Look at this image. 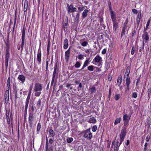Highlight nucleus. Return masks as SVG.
<instances>
[{
	"label": "nucleus",
	"mask_w": 151,
	"mask_h": 151,
	"mask_svg": "<svg viewBox=\"0 0 151 151\" xmlns=\"http://www.w3.org/2000/svg\"><path fill=\"white\" fill-rule=\"evenodd\" d=\"M88 70L91 71H93V66L90 65L88 67Z\"/></svg>",
	"instance_id": "42"
},
{
	"label": "nucleus",
	"mask_w": 151,
	"mask_h": 151,
	"mask_svg": "<svg viewBox=\"0 0 151 151\" xmlns=\"http://www.w3.org/2000/svg\"><path fill=\"white\" fill-rule=\"evenodd\" d=\"M148 144L147 143H146L145 145V147L144 149V150L145 151L147 149V146Z\"/></svg>",
	"instance_id": "57"
},
{
	"label": "nucleus",
	"mask_w": 151,
	"mask_h": 151,
	"mask_svg": "<svg viewBox=\"0 0 151 151\" xmlns=\"http://www.w3.org/2000/svg\"><path fill=\"white\" fill-rule=\"evenodd\" d=\"M135 47H134V46H133L132 47V49L131 50V54L132 55H133L134 54V53L135 52Z\"/></svg>",
	"instance_id": "38"
},
{
	"label": "nucleus",
	"mask_w": 151,
	"mask_h": 151,
	"mask_svg": "<svg viewBox=\"0 0 151 151\" xmlns=\"http://www.w3.org/2000/svg\"><path fill=\"white\" fill-rule=\"evenodd\" d=\"M68 41L67 39H65L64 41V47L63 48L64 49H67L68 46Z\"/></svg>",
	"instance_id": "15"
},
{
	"label": "nucleus",
	"mask_w": 151,
	"mask_h": 151,
	"mask_svg": "<svg viewBox=\"0 0 151 151\" xmlns=\"http://www.w3.org/2000/svg\"><path fill=\"white\" fill-rule=\"evenodd\" d=\"M127 27H126V24H125V22L124 23V25L123 27V28H122V32L121 33V38L123 36L125 35V29H126V28Z\"/></svg>",
	"instance_id": "14"
},
{
	"label": "nucleus",
	"mask_w": 151,
	"mask_h": 151,
	"mask_svg": "<svg viewBox=\"0 0 151 151\" xmlns=\"http://www.w3.org/2000/svg\"><path fill=\"white\" fill-rule=\"evenodd\" d=\"M73 140V139L72 137L69 138L67 139V142L69 143L71 142Z\"/></svg>",
	"instance_id": "39"
},
{
	"label": "nucleus",
	"mask_w": 151,
	"mask_h": 151,
	"mask_svg": "<svg viewBox=\"0 0 151 151\" xmlns=\"http://www.w3.org/2000/svg\"><path fill=\"white\" fill-rule=\"evenodd\" d=\"M29 121L30 124H32V122L34 120L33 113H30L29 116Z\"/></svg>",
	"instance_id": "8"
},
{
	"label": "nucleus",
	"mask_w": 151,
	"mask_h": 151,
	"mask_svg": "<svg viewBox=\"0 0 151 151\" xmlns=\"http://www.w3.org/2000/svg\"><path fill=\"white\" fill-rule=\"evenodd\" d=\"M150 21V19H149L148 20V21L147 22L146 26V28H145L144 29V31H146L147 30V29L148 28V26L149 25Z\"/></svg>",
	"instance_id": "32"
},
{
	"label": "nucleus",
	"mask_w": 151,
	"mask_h": 151,
	"mask_svg": "<svg viewBox=\"0 0 151 151\" xmlns=\"http://www.w3.org/2000/svg\"><path fill=\"white\" fill-rule=\"evenodd\" d=\"M55 79V78H52V82H51V85H52L53 84V83H54V81Z\"/></svg>",
	"instance_id": "63"
},
{
	"label": "nucleus",
	"mask_w": 151,
	"mask_h": 151,
	"mask_svg": "<svg viewBox=\"0 0 151 151\" xmlns=\"http://www.w3.org/2000/svg\"><path fill=\"white\" fill-rule=\"evenodd\" d=\"M142 37H143L144 39L146 41H148L149 40V36L147 32H145L143 35H142Z\"/></svg>",
	"instance_id": "16"
},
{
	"label": "nucleus",
	"mask_w": 151,
	"mask_h": 151,
	"mask_svg": "<svg viewBox=\"0 0 151 151\" xmlns=\"http://www.w3.org/2000/svg\"><path fill=\"white\" fill-rule=\"evenodd\" d=\"M89 92L91 93L95 92L96 91V89L94 86H93L92 88H90L89 89Z\"/></svg>",
	"instance_id": "27"
},
{
	"label": "nucleus",
	"mask_w": 151,
	"mask_h": 151,
	"mask_svg": "<svg viewBox=\"0 0 151 151\" xmlns=\"http://www.w3.org/2000/svg\"><path fill=\"white\" fill-rule=\"evenodd\" d=\"M42 90V85L41 84L39 83H36L35 84L34 91L36 92L35 93V96H39L41 93L40 91Z\"/></svg>",
	"instance_id": "1"
},
{
	"label": "nucleus",
	"mask_w": 151,
	"mask_h": 151,
	"mask_svg": "<svg viewBox=\"0 0 151 151\" xmlns=\"http://www.w3.org/2000/svg\"><path fill=\"white\" fill-rule=\"evenodd\" d=\"M49 133L50 136V137H53L55 135V133L53 130L52 129H51L49 130Z\"/></svg>",
	"instance_id": "24"
},
{
	"label": "nucleus",
	"mask_w": 151,
	"mask_h": 151,
	"mask_svg": "<svg viewBox=\"0 0 151 151\" xmlns=\"http://www.w3.org/2000/svg\"><path fill=\"white\" fill-rule=\"evenodd\" d=\"M126 128L122 129L121 132L120 137V144H121L124 138L126 135Z\"/></svg>",
	"instance_id": "3"
},
{
	"label": "nucleus",
	"mask_w": 151,
	"mask_h": 151,
	"mask_svg": "<svg viewBox=\"0 0 151 151\" xmlns=\"http://www.w3.org/2000/svg\"><path fill=\"white\" fill-rule=\"evenodd\" d=\"M141 17V14L139 15V14L137 15V17L136 19V22L138 24V26L139 25V24Z\"/></svg>",
	"instance_id": "23"
},
{
	"label": "nucleus",
	"mask_w": 151,
	"mask_h": 151,
	"mask_svg": "<svg viewBox=\"0 0 151 151\" xmlns=\"http://www.w3.org/2000/svg\"><path fill=\"white\" fill-rule=\"evenodd\" d=\"M29 101L26 100V103L25 105V109L27 110V108L28 104L29 103Z\"/></svg>",
	"instance_id": "47"
},
{
	"label": "nucleus",
	"mask_w": 151,
	"mask_h": 151,
	"mask_svg": "<svg viewBox=\"0 0 151 151\" xmlns=\"http://www.w3.org/2000/svg\"><path fill=\"white\" fill-rule=\"evenodd\" d=\"M6 119H7V120L8 123L9 124L10 123V121L9 114H8V115H7V114H6Z\"/></svg>",
	"instance_id": "49"
},
{
	"label": "nucleus",
	"mask_w": 151,
	"mask_h": 151,
	"mask_svg": "<svg viewBox=\"0 0 151 151\" xmlns=\"http://www.w3.org/2000/svg\"><path fill=\"white\" fill-rule=\"evenodd\" d=\"M116 143V145H114V150H115V148H117V147L118 146H119L121 144H119V145H118V144L119 143V141H118V140H117V141Z\"/></svg>",
	"instance_id": "50"
},
{
	"label": "nucleus",
	"mask_w": 151,
	"mask_h": 151,
	"mask_svg": "<svg viewBox=\"0 0 151 151\" xmlns=\"http://www.w3.org/2000/svg\"><path fill=\"white\" fill-rule=\"evenodd\" d=\"M111 143V141H109V140H108L107 142V147L108 148H109L110 147V145Z\"/></svg>",
	"instance_id": "46"
},
{
	"label": "nucleus",
	"mask_w": 151,
	"mask_h": 151,
	"mask_svg": "<svg viewBox=\"0 0 151 151\" xmlns=\"http://www.w3.org/2000/svg\"><path fill=\"white\" fill-rule=\"evenodd\" d=\"M85 9V6H82L81 7H78V9L80 12L83 11Z\"/></svg>",
	"instance_id": "35"
},
{
	"label": "nucleus",
	"mask_w": 151,
	"mask_h": 151,
	"mask_svg": "<svg viewBox=\"0 0 151 151\" xmlns=\"http://www.w3.org/2000/svg\"><path fill=\"white\" fill-rule=\"evenodd\" d=\"M5 44H6V46L7 47H9V36H8L7 37V41L5 42Z\"/></svg>",
	"instance_id": "36"
},
{
	"label": "nucleus",
	"mask_w": 151,
	"mask_h": 151,
	"mask_svg": "<svg viewBox=\"0 0 151 151\" xmlns=\"http://www.w3.org/2000/svg\"><path fill=\"white\" fill-rule=\"evenodd\" d=\"M122 82V77L119 76L117 79V83L119 84V86Z\"/></svg>",
	"instance_id": "30"
},
{
	"label": "nucleus",
	"mask_w": 151,
	"mask_h": 151,
	"mask_svg": "<svg viewBox=\"0 0 151 151\" xmlns=\"http://www.w3.org/2000/svg\"><path fill=\"white\" fill-rule=\"evenodd\" d=\"M10 82V77H9L7 80V86H9Z\"/></svg>",
	"instance_id": "43"
},
{
	"label": "nucleus",
	"mask_w": 151,
	"mask_h": 151,
	"mask_svg": "<svg viewBox=\"0 0 151 151\" xmlns=\"http://www.w3.org/2000/svg\"><path fill=\"white\" fill-rule=\"evenodd\" d=\"M57 66H55L54 70L53 73V76L52 78L57 79L58 75V72H57Z\"/></svg>",
	"instance_id": "12"
},
{
	"label": "nucleus",
	"mask_w": 151,
	"mask_h": 151,
	"mask_svg": "<svg viewBox=\"0 0 151 151\" xmlns=\"http://www.w3.org/2000/svg\"><path fill=\"white\" fill-rule=\"evenodd\" d=\"M120 97V95L119 94H116L114 96V98L116 100L119 99Z\"/></svg>",
	"instance_id": "41"
},
{
	"label": "nucleus",
	"mask_w": 151,
	"mask_h": 151,
	"mask_svg": "<svg viewBox=\"0 0 151 151\" xmlns=\"http://www.w3.org/2000/svg\"><path fill=\"white\" fill-rule=\"evenodd\" d=\"M126 85H129V84L131 83V81H130V78L129 77H127L126 80Z\"/></svg>",
	"instance_id": "33"
},
{
	"label": "nucleus",
	"mask_w": 151,
	"mask_h": 151,
	"mask_svg": "<svg viewBox=\"0 0 151 151\" xmlns=\"http://www.w3.org/2000/svg\"><path fill=\"white\" fill-rule=\"evenodd\" d=\"M106 49H104L102 52V53L103 54H104L106 53Z\"/></svg>",
	"instance_id": "58"
},
{
	"label": "nucleus",
	"mask_w": 151,
	"mask_h": 151,
	"mask_svg": "<svg viewBox=\"0 0 151 151\" xmlns=\"http://www.w3.org/2000/svg\"><path fill=\"white\" fill-rule=\"evenodd\" d=\"M37 58V61L39 63V64L41 63V51L39 49L38 51Z\"/></svg>",
	"instance_id": "11"
},
{
	"label": "nucleus",
	"mask_w": 151,
	"mask_h": 151,
	"mask_svg": "<svg viewBox=\"0 0 151 151\" xmlns=\"http://www.w3.org/2000/svg\"><path fill=\"white\" fill-rule=\"evenodd\" d=\"M83 40H81L80 41V43L81 44V45L83 47L86 46L88 45V42L86 41H84L83 42L82 41Z\"/></svg>",
	"instance_id": "25"
},
{
	"label": "nucleus",
	"mask_w": 151,
	"mask_h": 151,
	"mask_svg": "<svg viewBox=\"0 0 151 151\" xmlns=\"http://www.w3.org/2000/svg\"><path fill=\"white\" fill-rule=\"evenodd\" d=\"M113 28L115 29V31H116L118 27L117 23L116 20L113 21Z\"/></svg>",
	"instance_id": "22"
},
{
	"label": "nucleus",
	"mask_w": 151,
	"mask_h": 151,
	"mask_svg": "<svg viewBox=\"0 0 151 151\" xmlns=\"http://www.w3.org/2000/svg\"><path fill=\"white\" fill-rule=\"evenodd\" d=\"M97 129V127L96 126H94L92 128V130L93 132H95Z\"/></svg>",
	"instance_id": "48"
},
{
	"label": "nucleus",
	"mask_w": 151,
	"mask_h": 151,
	"mask_svg": "<svg viewBox=\"0 0 151 151\" xmlns=\"http://www.w3.org/2000/svg\"><path fill=\"white\" fill-rule=\"evenodd\" d=\"M25 39V35H22V43L21 44V51H22L23 50L24 41Z\"/></svg>",
	"instance_id": "20"
},
{
	"label": "nucleus",
	"mask_w": 151,
	"mask_h": 151,
	"mask_svg": "<svg viewBox=\"0 0 151 151\" xmlns=\"http://www.w3.org/2000/svg\"><path fill=\"white\" fill-rule=\"evenodd\" d=\"M28 7V3L27 2H25L24 3V12H26L27 11V9Z\"/></svg>",
	"instance_id": "29"
},
{
	"label": "nucleus",
	"mask_w": 151,
	"mask_h": 151,
	"mask_svg": "<svg viewBox=\"0 0 151 151\" xmlns=\"http://www.w3.org/2000/svg\"><path fill=\"white\" fill-rule=\"evenodd\" d=\"M9 91L6 90L5 93L4 94V100L6 103H7L9 101Z\"/></svg>",
	"instance_id": "7"
},
{
	"label": "nucleus",
	"mask_w": 151,
	"mask_h": 151,
	"mask_svg": "<svg viewBox=\"0 0 151 151\" xmlns=\"http://www.w3.org/2000/svg\"><path fill=\"white\" fill-rule=\"evenodd\" d=\"M94 61L96 63H98L99 64H101L102 61V58L99 55H97L93 59V61Z\"/></svg>",
	"instance_id": "6"
},
{
	"label": "nucleus",
	"mask_w": 151,
	"mask_h": 151,
	"mask_svg": "<svg viewBox=\"0 0 151 151\" xmlns=\"http://www.w3.org/2000/svg\"><path fill=\"white\" fill-rule=\"evenodd\" d=\"M68 25V23L67 22H65L64 24H63V27L64 28V30H65V29H66Z\"/></svg>",
	"instance_id": "44"
},
{
	"label": "nucleus",
	"mask_w": 151,
	"mask_h": 151,
	"mask_svg": "<svg viewBox=\"0 0 151 151\" xmlns=\"http://www.w3.org/2000/svg\"><path fill=\"white\" fill-rule=\"evenodd\" d=\"M121 120V118H118L116 119L115 120L114 122V124L116 125L118 123H119L120 122Z\"/></svg>",
	"instance_id": "28"
},
{
	"label": "nucleus",
	"mask_w": 151,
	"mask_h": 151,
	"mask_svg": "<svg viewBox=\"0 0 151 151\" xmlns=\"http://www.w3.org/2000/svg\"><path fill=\"white\" fill-rule=\"evenodd\" d=\"M88 12L89 11L88 9H85L84 10L82 14V17L83 19H84L87 17Z\"/></svg>",
	"instance_id": "13"
},
{
	"label": "nucleus",
	"mask_w": 151,
	"mask_h": 151,
	"mask_svg": "<svg viewBox=\"0 0 151 151\" xmlns=\"http://www.w3.org/2000/svg\"><path fill=\"white\" fill-rule=\"evenodd\" d=\"M30 96H31V94H28L27 97V98L26 100H28V101H29V100L30 98Z\"/></svg>",
	"instance_id": "59"
},
{
	"label": "nucleus",
	"mask_w": 151,
	"mask_h": 151,
	"mask_svg": "<svg viewBox=\"0 0 151 151\" xmlns=\"http://www.w3.org/2000/svg\"><path fill=\"white\" fill-rule=\"evenodd\" d=\"M83 133H84L83 137L85 138H87L89 139H91L92 138V135L90 132V129H88L85 130Z\"/></svg>",
	"instance_id": "2"
},
{
	"label": "nucleus",
	"mask_w": 151,
	"mask_h": 151,
	"mask_svg": "<svg viewBox=\"0 0 151 151\" xmlns=\"http://www.w3.org/2000/svg\"><path fill=\"white\" fill-rule=\"evenodd\" d=\"M89 122L90 123H95L96 122V120L94 117H92L90 119Z\"/></svg>",
	"instance_id": "26"
},
{
	"label": "nucleus",
	"mask_w": 151,
	"mask_h": 151,
	"mask_svg": "<svg viewBox=\"0 0 151 151\" xmlns=\"http://www.w3.org/2000/svg\"><path fill=\"white\" fill-rule=\"evenodd\" d=\"M67 11L69 14H70V13H73L76 11L77 9L76 7H73V4L69 5L68 4H67Z\"/></svg>",
	"instance_id": "4"
},
{
	"label": "nucleus",
	"mask_w": 151,
	"mask_h": 151,
	"mask_svg": "<svg viewBox=\"0 0 151 151\" xmlns=\"http://www.w3.org/2000/svg\"><path fill=\"white\" fill-rule=\"evenodd\" d=\"M78 58L79 59H82L83 58V56L81 54L80 55H78Z\"/></svg>",
	"instance_id": "53"
},
{
	"label": "nucleus",
	"mask_w": 151,
	"mask_h": 151,
	"mask_svg": "<svg viewBox=\"0 0 151 151\" xmlns=\"http://www.w3.org/2000/svg\"><path fill=\"white\" fill-rule=\"evenodd\" d=\"M81 65V64L80 63V62H77L75 64L74 66L77 68H78Z\"/></svg>",
	"instance_id": "37"
},
{
	"label": "nucleus",
	"mask_w": 151,
	"mask_h": 151,
	"mask_svg": "<svg viewBox=\"0 0 151 151\" xmlns=\"http://www.w3.org/2000/svg\"><path fill=\"white\" fill-rule=\"evenodd\" d=\"M130 72V68L128 67L127 68L125 74H127V77H129V75Z\"/></svg>",
	"instance_id": "31"
},
{
	"label": "nucleus",
	"mask_w": 151,
	"mask_h": 151,
	"mask_svg": "<svg viewBox=\"0 0 151 151\" xmlns=\"http://www.w3.org/2000/svg\"><path fill=\"white\" fill-rule=\"evenodd\" d=\"M130 118V117L128 116L127 114H126L124 115L123 119L124 126H127V125Z\"/></svg>",
	"instance_id": "5"
},
{
	"label": "nucleus",
	"mask_w": 151,
	"mask_h": 151,
	"mask_svg": "<svg viewBox=\"0 0 151 151\" xmlns=\"http://www.w3.org/2000/svg\"><path fill=\"white\" fill-rule=\"evenodd\" d=\"M150 136H149V135H147V137H146V141H147V142H148L150 139Z\"/></svg>",
	"instance_id": "55"
},
{
	"label": "nucleus",
	"mask_w": 151,
	"mask_h": 151,
	"mask_svg": "<svg viewBox=\"0 0 151 151\" xmlns=\"http://www.w3.org/2000/svg\"><path fill=\"white\" fill-rule=\"evenodd\" d=\"M132 11L135 14H137L138 13L137 11L135 9H132Z\"/></svg>",
	"instance_id": "51"
},
{
	"label": "nucleus",
	"mask_w": 151,
	"mask_h": 151,
	"mask_svg": "<svg viewBox=\"0 0 151 151\" xmlns=\"http://www.w3.org/2000/svg\"><path fill=\"white\" fill-rule=\"evenodd\" d=\"M70 53V49H69L65 53V58L67 62L68 60Z\"/></svg>",
	"instance_id": "10"
},
{
	"label": "nucleus",
	"mask_w": 151,
	"mask_h": 151,
	"mask_svg": "<svg viewBox=\"0 0 151 151\" xmlns=\"http://www.w3.org/2000/svg\"><path fill=\"white\" fill-rule=\"evenodd\" d=\"M50 43L49 42L48 43V44H47V51L48 52H49V50H50Z\"/></svg>",
	"instance_id": "56"
},
{
	"label": "nucleus",
	"mask_w": 151,
	"mask_h": 151,
	"mask_svg": "<svg viewBox=\"0 0 151 151\" xmlns=\"http://www.w3.org/2000/svg\"><path fill=\"white\" fill-rule=\"evenodd\" d=\"M18 49L19 50L20 49V48L21 49V45H18Z\"/></svg>",
	"instance_id": "64"
},
{
	"label": "nucleus",
	"mask_w": 151,
	"mask_h": 151,
	"mask_svg": "<svg viewBox=\"0 0 151 151\" xmlns=\"http://www.w3.org/2000/svg\"><path fill=\"white\" fill-rule=\"evenodd\" d=\"M48 60L46 61V69L47 70L48 67Z\"/></svg>",
	"instance_id": "60"
},
{
	"label": "nucleus",
	"mask_w": 151,
	"mask_h": 151,
	"mask_svg": "<svg viewBox=\"0 0 151 151\" xmlns=\"http://www.w3.org/2000/svg\"><path fill=\"white\" fill-rule=\"evenodd\" d=\"M80 14L79 13H77L76 15V17L75 19V22L76 23H78L79 21Z\"/></svg>",
	"instance_id": "19"
},
{
	"label": "nucleus",
	"mask_w": 151,
	"mask_h": 151,
	"mask_svg": "<svg viewBox=\"0 0 151 151\" xmlns=\"http://www.w3.org/2000/svg\"><path fill=\"white\" fill-rule=\"evenodd\" d=\"M48 139L46 137V151H53L52 146L50 147L49 149H48Z\"/></svg>",
	"instance_id": "9"
},
{
	"label": "nucleus",
	"mask_w": 151,
	"mask_h": 151,
	"mask_svg": "<svg viewBox=\"0 0 151 151\" xmlns=\"http://www.w3.org/2000/svg\"><path fill=\"white\" fill-rule=\"evenodd\" d=\"M8 64V60H5V65L7 66Z\"/></svg>",
	"instance_id": "62"
},
{
	"label": "nucleus",
	"mask_w": 151,
	"mask_h": 151,
	"mask_svg": "<svg viewBox=\"0 0 151 151\" xmlns=\"http://www.w3.org/2000/svg\"><path fill=\"white\" fill-rule=\"evenodd\" d=\"M127 90H126V92H127V91H128L129 89V85H127Z\"/></svg>",
	"instance_id": "61"
},
{
	"label": "nucleus",
	"mask_w": 151,
	"mask_h": 151,
	"mask_svg": "<svg viewBox=\"0 0 151 151\" xmlns=\"http://www.w3.org/2000/svg\"><path fill=\"white\" fill-rule=\"evenodd\" d=\"M89 62V59H88L86 60L84 62L83 65L81 69V70H82L85 67L88 65V63Z\"/></svg>",
	"instance_id": "21"
},
{
	"label": "nucleus",
	"mask_w": 151,
	"mask_h": 151,
	"mask_svg": "<svg viewBox=\"0 0 151 151\" xmlns=\"http://www.w3.org/2000/svg\"><path fill=\"white\" fill-rule=\"evenodd\" d=\"M9 54L8 52H6L5 57V60H9Z\"/></svg>",
	"instance_id": "34"
},
{
	"label": "nucleus",
	"mask_w": 151,
	"mask_h": 151,
	"mask_svg": "<svg viewBox=\"0 0 151 151\" xmlns=\"http://www.w3.org/2000/svg\"><path fill=\"white\" fill-rule=\"evenodd\" d=\"M137 96V94L136 92L133 93L132 94V97L134 98H136Z\"/></svg>",
	"instance_id": "45"
},
{
	"label": "nucleus",
	"mask_w": 151,
	"mask_h": 151,
	"mask_svg": "<svg viewBox=\"0 0 151 151\" xmlns=\"http://www.w3.org/2000/svg\"><path fill=\"white\" fill-rule=\"evenodd\" d=\"M41 124L40 123H39L37 124V131H39L41 129Z\"/></svg>",
	"instance_id": "40"
},
{
	"label": "nucleus",
	"mask_w": 151,
	"mask_h": 151,
	"mask_svg": "<svg viewBox=\"0 0 151 151\" xmlns=\"http://www.w3.org/2000/svg\"><path fill=\"white\" fill-rule=\"evenodd\" d=\"M18 79L21 81L22 82H23L24 81L25 78V77L22 75H19L18 77Z\"/></svg>",
	"instance_id": "17"
},
{
	"label": "nucleus",
	"mask_w": 151,
	"mask_h": 151,
	"mask_svg": "<svg viewBox=\"0 0 151 151\" xmlns=\"http://www.w3.org/2000/svg\"><path fill=\"white\" fill-rule=\"evenodd\" d=\"M54 142V140L52 139H50L48 141V143L49 142L50 144H52Z\"/></svg>",
	"instance_id": "52"
},
{
	"label": "nucleus",
	"mask_w": 151,
	"mask_h": 151,
	"mask_svg": "<svg viewBox=\"0 0 151 151\" xmlns=\"http://www.w3.org/2000/svg\"><path fill=\"white\" fill-rule=\"evenodd\" d=\"M115 16V14L111 10V16L112 21H116V19Z\"/></svg>",
	"instance_id": "18"
},
{
	"label": "nucleus",
	"mask_w": 151,
	"mask_h": 151,
	"mask_svg": "<svg viewBox=\"0 0 151 151\" xmlns=\"http://www.w3.org/2000/svg\"><path fill=\"white\" fill-rule=\"evenodd\" d=\"M25 29L24 27H23L22 30V35H25Z\"/></svg>",
	"instance_id": "54"
}]
</instances>
